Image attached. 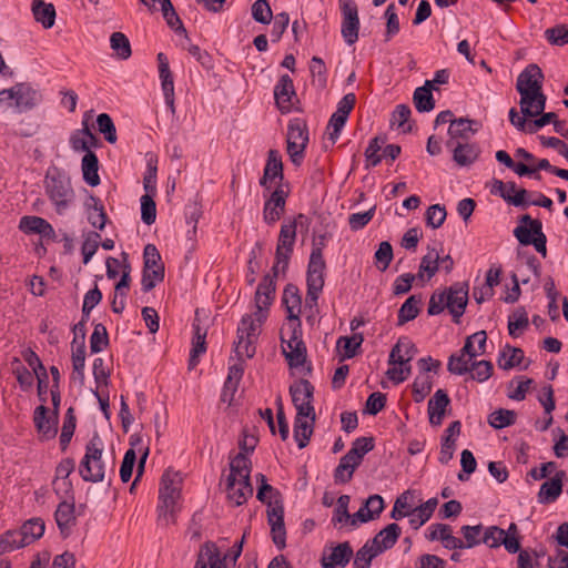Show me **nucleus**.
<instances>
[{
	"mask_svg": "<svg viewBox=\"0 0 568 568\" xmlns=\"http://www.w3.org/2000/svg\"><path fill=\"white\" fill-rule=\"evenodd\" d=\"M433 381L427 374L418 375L413 383V396L416 403H420L430 393Z\"/></svg>",
	"mask_w": 568,
	"mask_h": 568,
	"instance_id": "680f3d73",
	"label": "nucleus"
},
{
	"mask_svg": "<svg viewBox=\"0 0 568 568\" xmlns=\"http://www.w3.org/2000/svg\"><path fill=\"white\" fill-rule=\"evenodd\" d=\"M161 79V85L166 105L170 108L172 114L175 113L174 105V82L171 70L162 71L159 73Z\"/></svg>",
	"mask_w": 568,
	"mask_h": 568,
	"instance_id": "6e6d98bb",
	"label": "nucleus"
},
{
	"mask_svg": "<svg viewBox=\"0 0 568 568\" xmlns=\"http://www.w3.org/2000/svg\"><path fill=\"white\" fill-rule=\"evenodd\" d=\"M379 556L377 550L371 546L367 541L361 547L354 557V568H369L374 558Z\"/></svg>",
	"mask_w": 568,
	"mask_h": 568,
	"instance_id": "4d7b16f0",
	"label": "nucleus"
},
{
	"mask_svg": "<svg viewBox=\"0 0 568 568\" xmlns=\"http://www.w3.org/2000/svg\"><path fill=\"white\" fill-rule=\"evenodd\" d=\"M325 261L323 258L322 248L313 247L307 268V293L306 305H316L318 295L324 286Z\"/></svg>",
	"mask_w": 568,
	"mask_h": 568,
	"instance_id": "6e6552de",
	"label": "nucleus"
},
{
	"mask_svg": "<svg viewBox=\"0 0 568 568\" xmlns=\"http://www.w3.org/2000/svg\"><path fill=\"white\" fill-rule=\"evenodd\" d=\"M358 466L359 465L353 460L352 456H348L347 454L344 455L341 458L338 466L334 470L335 481L341 484L348 483Z\"/></svg>",
	"mask_w": 568,
	"mask_h": 568,
	"instance_id": "37998d69",
	"label": "nucleus"
},
{
	"mask_svg": "<svg viewBox=\"0 0 568 568\" xmlns=\"http://www.w3.org/2000/svg\"><path fill=\"white\" fill-rule=\"evenodd\" d=\"M514 235L523 245H534L544 257L547 255L546 235L542 233V224L530 215L520 217V225L514 230Z\"/></svg>",
	"mask_w": 568,
	"mask_h": 568,
	"instance_id": "0eeeda50",
	"label": "nucleus"
},
{
	"mask_svg": "<svg viewBox=\"0 0 568 568\" xmlns=\"http://www.w3.org/2000/svg\"><path fill=\"white\" fill-rule=\"evenodd\" d=\"M34 424L42 439H51L57 435L58 415L48 416V409L41 405L34 410Z\"/></svg>",
	"mask_w": 568,
	"mask_h": 568,
	"instance_id": "4be33fe9",
	"label": "nucleus"
},
{
	"mask_svg": "<svg viewBox=\"0 0 568 568\" xmlns=\"http://www.w3.org/2000/svg\"><path fill=\"white\" fill-rule=\"evenodd\" d=\"M282 301L287 312L286 318H300L302 298L298 294L297 287L294 285H287L283 292Z\"/></svg>",
	"mask_w": 568,
	"mask_h": 568,
	"instance_id": "2f4dec72",
	"label": "nucleus"
},
{
	"mask_svg": "<svg viewBox=\"0 0 568 568\" xmlns=\"http://www.w3.org/2000/svg\"><path fill=\"white\" fill-rule=\"evenodd\" d=\"M260 182L264 187L263 196L265 197L263 219L265 223L274 224L285 211L286 199L291 192L290 184L282 180H260Z\"/></svg>",
	"mask_w": 568,
	"mask_h": 568,
	"instance_id": "39448f33",
	"label": "nucleus"
},
{
	"mask_svg": "<svg viewBox=\"0 0 568 568\" xmlns=\"http://www.w3.org/2000/svg\"><path fill=\"white\" fill-rule=\"evenodd\" d=\"M339 7L343 16L341 33L345 42L352 45L358 39V8L354 0H339Z\"/></svg>",
	"mask_w": 568,
	"mask_h": 568,
	"instance_id": "9b49d317",
	"label": "nucleus"
},
{
	"mask_svg": "<svg viewBox=\"0 0 568 568\" xmlns=\"http://www.w3.org/2000/svg\"><path fill=\"white\" fill-rule=\"evenodd\" d=\"M45 190L58 213H63L75 197L70 180H49Z\"/></svg>",
	"mask_w": 568,
	"mask_h": 568,
	"instance_id": "f8f14e48",
	"label": "nucleus"
},
{
	"mask_svg": "<svg viewBox=\"0 0 568 568\" xmlns=\"http://www.w3.org/2000/svg\"><path fill=\"white\" fill-rule=\"evenodd\" d=\"M353 556V549L348 541L338 544L331 549L328 556H323L321 564L323 568H344Z\"/></svg>",
	"mask_w": 568,
	"mask_h": 568,
	"instance_id": "b1692460",
	"label": "nucleus"
},
{
	"mask_svg": "<svg viewBox=\"0 0 568 568\" xmlns=\"http://www.w3.org/2000/svg\"><path fill=\"white\" fill-rule=\"evenodd\" d=\"M194 568H225V557H221L214 542L206 541L199 550Z\"/></svg>",
	"mask_w": 568,
	"mask_h": 568,
	"instance_id": "f3484780",
	"label": "nucleus"
},
{
	"mask_svg": "<svg viewBox=\"0 0 568 568\" xmlns=\"http://www.w3.org/2000/svg\"><path fill=\"white\" fill-rule=\"evenodd\" d=\"M364 337L361 333H355L351 337L341 336L337 339L336 347L338 351H343L342 359L353 358L357 354V349L361 347Z\"/></svg>",
	"mask_w": 568,
	"mask_h": 568,
	"instance_id": "a19ab883",
	"label": "nucleus"
},
{
	"mask_svg": "<svg viewBox=\"0 0 568 568\" xmlns=\"http://www.w3.org/2000/svg\"><path fill=\"white\" fill-rule=\"evenodd\" d=\"M400 534L402 529L397 524H389L377 532L374 538L367 540V542L381 555L397 542Z\"/></svg>",
	"mask_w": 568,
	"mask_h": 568,
	"instance_id": "412c9836",
	"label": "nucleus"
},
{
	"mask_svg": "<svg viewBox=\"0 0 568 568\" xmlns=\"http://www.w3.org/2000/svg\"><path fill=\"white\" fill-rule=\"evenodd\" d=\"M450 399L444 389H437L428 400L427 413L432 426H440L445 417Z\"/></svg>",
	"mask_w": 568,
	"mask_h": 568,
	"instance_id": "6ab92c4d",
	"label": "nucleus"
},
{
	"mask_svg": "<svg viewBox=\"0 0 568 568\" xmlns=\"http://www.w3.org/2000/svg\"><path fill=\"white\" fill-rule=\"evenodd\" d=\"M315 420L295 417L294 438L300 449L308 445L310 438L314 432Z\"/></svg>",
	"mask_w": 568,
	"mask_h": 568,
	"instance_id": "4c0bfd02",
	"label": "nucleus"
},
{
	"mask_svg": "<svg viewBox=\"0 0 568 568\" xmlns=\"http://www.w3.org/2000/svg\"><path fill=\"white\" fill-rule=\"evenodd\" d=\"M302 339V324L300 318H287V322L281 328V343L285 345V342L297 343Z\"/></svg>",
	"mask_w": 568,
	"mask_h": 568,
	"instance_id": "09e8293b",
	"label": "nucleus"
},
{
	"mask_svg": "<svg viewBox=\"0 0 568 568\" xmlns=\"http://www.w3.org/2000/svg\"><path fill=\"white\" fill-rule=\"evenodd\" d=\"M97 125L100 133L104 135V139L109 143L116 142V129L113 120L108 113H101L97 118Z\"/></svg>",
	"mask_w": 568,
	"mask_h": 568,
	"instance_id": "0e129e2a",
	"label": "nucleus"
},
{
	"mask_svg": "<svg viewBox=\"0 0 568 568\" xmlns=\"http://www.w3.org/2000/svg\"><path fill=\"white\" fill-rule=\"evenodd\" d=\"M32 13L37 22L41 23L43 28L50 29L55 21V9L52 3H47L43 0H33Z\"/></svg>",
	"mask_w": 568,
	"mask_h": 568,
	"instance_id": "c756f323",
	"label": "nucleus"
},
{
	"mask_svg": "<svg viewBox=\"0 0 568 568\" xmlns=\"http://www.w3.org/2000/svg\"><path fill=\"white\" fill-rule=\"evenodd\" d=\"M474 124H476L475 121L464 118L453 121L448 129L449 140L447 141V145L453 146L456 144L454 142L456 139L467 140L476 132V129L473 128Z\"/></svg>",
	"mask_w": 568,
	"mask_h": 568,
	"instance_id": "7c9ffc66",
	"label": "nucleus"
},
{
	"mask_svg": "<svg viewBox=\"0 0 568 568\" xmlns=\"http://www.w3.org/2000/svg\"><path fill=\"white\" fill-rule=\"evenodd\" d=\"M412 498L413 496L409 490L398 496L390 511V518L398 520L407 517L413 508Z\"/></svg>",
	"mask_w": 568,
	"mask_h": 568,
	"instance_id": "603ef678",
	"label": "nucleus"
},
{
	"mask_svg": "<svg viewBox=\"0 0 568 568\" xmlns=\"http://www.w3.org/2000/svg\"><path fill=\"white\" fill-rule=\"evenodd\" d=\"M296 240V221L282 224L276 252L275 263L272 267L273 276L265 275L255 292L256 312L252 315L242 317L237 327V341L234 343V353L240 362L245 358H252L255 354V342L260 334V328L267 316V310L275 295L274 278L280 272L284 273L288 266Z\"/></svg>",
	"mask_w": 568,
	"mask_h": 568,
	"instance_id": "f257e3e1",
	"label": "nucleus"
},
{
	"mask_svg": "<svg viewBox=\"0 0 568 568\" xmlns=\"http://www.w3.org/2000/svg\"><path fill=\"white\" fill-rule=\"evenodd\" d=\"M515 158L518 160L517 162H521V165H526L531 171L526 175H534L539 171H545L547 174H554L558 178H568V170L552 166L547 159H536L523 148L516 150Z\"/></svg>",
	"mask_w": 568,
	"mask_h": 568,
	"instance_id": "ddd939ff",
	"label": "nucleus"
},
{
	"mask_svg": "<svg viewBox=\"0 0 568 568\" xmlns=\"http://www.w3.org/2000/svg\"><path fill=\"white\" fill-rule=\"evenodd\" d=\"M416 353L417 348L414 343L408 338H399L390 351L388 364L390 366L410 365L409 363L415 357Z\"/></svg>",
	"mask_w": 568,
	"mask_h": 568,
	"instance_id": "393cba45",
	"label": "nucleus"
},
{
	"mask_svg": "<svg viewBox=\"0 0 568 568\" xmlns=\"http://www.w3.org/2000/svg\"><path fill=\"white\" fill-rule=\"evenodd\" d=\"M384 509V499L379 495L369 496L364 505L352 515V526L356 527L358 523H368L377 518Z\"/></svg>",
	"mask_w": 568,
	"mask_h": 568,
	"instance_id": "a211bd4d",
	"label": "nucleus"
},
{
	"mask_svg": "<svg viewBox=\"0 0 568 568\" xmlns=\"http://www.w3.org/2000/svg\"><path fill=\"white\" fill-rule=\"evenodd\" d=\"M307 142L308 131L305 122L300 119L291 120L287 126L286 151L295 165L302 163Z\"/></svg>",
	"mask_w": 568,
	"mask_h": 568,
	"instance_id": "9d476101",
	"label": "nucleus"
},
{
	"mask_svg": "<svg viewBox=\"0 0 568 568\" xmlns=\"http://www.w3.org/2000/svg\"><path fill=\"white\" fill-rule=\"evenodd\" d=\"M524 359V352L517 347L507 346L498 358V366L501 369L508 371L515 366L520 365Z\"/></svg>",
	"mask_w": 568,
	"mask_h": 568,
	"instance_id": "de8ad7c7",
	"label": "nucleus"
},
{
	"mask_svg": "<svg viewBox=\"0 0 568 568\" xmlns=\"http://www.w3.org/2000/svg\"><path fill=\"white\" fill-rule=\"evenodd\" d=\"M24 544L30 545L44 534V521L40 518H32L26 521L19 530Z\"/></svg>",
	"mask_w": 568,
	"mask_h": 568,
	"instance_id": "79ce46f5",
	"label": "nucleus"
},
{
	"mask_svg": "<svg viewBox=\"0 0 568 568\" xmlns=\"http://www.w3.org/2000/svg\"><path fill=\"white\" fill-rule=\"evenodd\" d=\"M114 457L104 456L103 442L95 433L85 446L79 474L84 481L101 483L108 474L114 473Z\"/></svg>",
	"mask_w": 568,
	"mask_h": 568,
	"instance_id": "7ed1b4c3",
	"label": "nucleus"
},
{
	"mask_svg": "<svg viewBox=\"0 0 568 568\" xmlns=\"http://www.w3.org/2000/svg\"><path fill=\"white\" fill-rule=\"evenodd\" d=\"M314 387L307 379H300L290 387L293 405H303L313 402Z\"/></svg>",
	"mask_w": 568,
	"mask_h": 568,
	"instance_id": "e433bc0d",
	"label": "nucleus"
},
{
	"mask_svg": "<svg viewBox=\"0 0 568 568\" xmlns=\"http://www.w3.org/2000/svg\"><path fill=\"white\" fill-rule=\"evenodd\" d=\"M412 114L410 108L406 104H398L392 113L390 124L400 129L402 132L406 133L412 130V125L407 124Z\"/></svg>",
	"mask_w": 568,
	"mask_h": 568,
	"instance_id": "5fc2aeb1",
	"label": "nucleus"
},
{
	"mask_svg": "<svg viewBox=\"0 0 568 568\" xmlns=\"http://www.w3.org/2000/svg\"><path fill=\"white\" fill-rule=\"evenodd\" d=\"M566 474L564 470L557 471L556 475L546 480L539 489L538 493V501L540 504H551L554 503L562 491V479Z\"/></svg>",
	"mask_w": 568,
	"mask_h": 568,
	"instance_id": "cd10ccee",
	"label": "nucleus"
},
{
	"mask_svg": "<svg viewBox=\"0 0 568 568\" xmlns=\"http://www.w3.org/2000/svg\"><path fill=\"white\" fill-rule=\"evenodd\" d=\"M295 95L293 80L288 74H283L274 89V98L282 112L291 111L292 98Z\"/></svg>",
	"mask_w": 568,
	"mask_h": 568,
	"instance_id": "5701e85b",
	"label": "nucleus"
},
{
	"mask_svg": "<svg viewBox=\"0 0 568 568\" xmlns=\"http://www.w3.org/2000/svg\"><path fill=\"white\" fill-rule=\"evenodd\" d=\"M452 148L454 161L459 165H468L477 158V151L471 144L457 142Z\"/></svg>",
	"mask_w": 568,
	"mask_h": 568,
	"instance_id": "a18cd8bd",
	"label": "nucleus"
},
{
	"mask_svg": "<svg viewBox=\"0 0 568 568\" xmlns=\"http://www.w3.org/2000/svg\"><path fill=\"white\" fill-rule=\"evenodd\" d=\"M19 229L24 233H33L44 236L53 233L51 224L39 216H23L20 220Z\"/></svg>",
	"mask_w": 568,
	"mask_h": 568,
	"instance_id": "473e14b6",
	"label": "nucleus"
},
{
	"mask_svg": "<svg viewBox=\"0 0 568 568\" xmlns=\"http://www.w3.org/2000/svg\"><path fill=\"white\" fill-rule=\"evenodd\" d=\"M446 292V307L452 314L454 322L459 323L468 302V284L455 283Z\"/></svg>",
	"mask_w": 568,
	"mask_h": 568,
	"instance_id": "4468645a",
	"label": "nucleus"
},
{
	"mask_svg": "<svg viewBox=\"0 0 568 568\" xmlns=\"http://www.w3.org/2000/svg\"><path fill=\"white\" fill-rule=\"evenodd\" d=\"M263 178H284L282 156L276 150L268 151V158L264 168Z\"/></svg>",
	"mask_w": 568,
	"mask_h": 568,
	"instance_id": "052dcab7",
	"label": "nucleus"
},
{
	"mask_svg": "<svg viewBox=\"0 0 568 568\" xmlns=\"http://www.w3.org/2000/svg\"><path fill=\"white\" fill-rule=\"evenodd\" d=\"M256 479L260 483L256 497L267 505V521L271 526L273 542L278 549H283L286 546V530L281 494L266 483V477L263 474H257Z\"/></svg>",
	"mask_w": 568,
	"mask_h": 568,
	"instance_id": "f03ea898",
	"label": "nucleus"
},
{
	"mask_svg": "<svg viewBox=\"0 0 568 568\" xmlns=\"http://www.w3.org/2000/svg\"><path fill=\"white\" fill-rule=\"evenodd\" d=\"M520 94V111L527 118H535L541 114L546 108L547 98L542 90L518 91Z\"/></svg>",
	"mask_w": 568,
	"mask_h": 568,
	"instance_id": "dca6fc26",
	"label": "nucleus"
},
{
	"mask_svg": "<svg viewBox=\"0 0 568 568\" xmlns=\"http://www.w3.org/2000/svg\"><path fill=\"white\" fill-rule=\"evenodd\" d=\"M75 423H77V419L74 416L73 408L70 407L65 413L61 434H60V445H61L62 450L67 449V447L74 434Z\"/></svg>",
	"mask_w": 568,
	"mask_h": 568,
	"instance_id": "13d9d810",
	"label": "nucleus"
},
{
	"mask_svg": "<svg viewBox=\"0 0 568 568\" xmlns=\"http://www.w3.org/2000/svg\"><path fill=\"white\" fill-rule=\"evenodd\" d=\"M373 437H359L353 442L352 448L348 450L347 455L352 456L353 460L361 465L364 456L371 450H373Z\"/></svg>",
	"mask_w": 568,
	"mask_h": 568,
	"instance_id": "8fccbe9b",
	"label": "nucleus"
},
{
	"mask_svg": "<svg viewBox=\"0 0 568 568\" xmlns=\"http://www.w3.org/2000/svg\"><path fill=\"white\" fill-rule=\"evenodd\" d=\"M283 353L292 367H300L305 363L306 359V347L303 341L297 343L285 342L282 344Z\"/></svg>",
	"mask_w": 568,
	"mask_h": 568,
	"instance_id": "c9c22d12",
	"label": "nucleus"
},
{
	"mask_svg": "<svg viewBox=\"0 0 568 568\" xmlns=\"http://www.w3.org/2000/svg\"><path fill=\"white\" fill-rule=\"evenodd\" d=\"M226 494L227 499L234 506H241L253 495V487L250 479L239 480L227 478Z\"/></svg>",
	"mask_w": 568,
	"mask_h": 568,
	"instance_id": "a878e982",
	"label": "nucleus"
},
{
	"mask_svg": "<svg viewBox=\"0 0 568 568\" xmlns=\"http://www.w3.org/2000/svg\"><path fill=\"white\" fill-rule=\"evenodd\" d=\"M110 47L121 60H128L132 54L129 38L122 32L116 31L111 34Z\"/></svg>",
	"mask_w": 568,
	"mask_h": 568,
	"instance_id": "c03bdc74",
	"label": "nucleus"
},
{
	"mask_svg": "<svg viewBox=\"0 0 568 568\" xmlns=\"http://www.w3.org/2000/svg\"><path fill=\"white\" fill-rule=\"evenodd\" d=\"M251 462L244 453H239L230 464V474L227 478L239 480L250 479Z\"/></svg>",
	"mask_w": 568,
	"mask_h": 568,
	"instance_id": "ea45409f",
	"label": "nucleus"
},
{
	"mask_svg": "<svg viewBox=\"0 0 568 568\" xmlns=\"http://www.w3.org/2000/svg\"><path fill=\"white\" fill-rule=\"evenodd\" d=\"M516 413L510 409H497L488 416V424L496 428L501 429L515 424Z\"/></svg>",
	"mask_w": 568,
	"mask_h": 568,
	"instance_id": "3c124183",
	"label": "nucleus"
},
{
	"mask_svg": "<svg viewBox=\"0 0 568 568\" xmlns=\"http://www.w3.org/2000/svg\"><path fill=\"white\" fill-rule=\"evenodd\" d=\"M544 73L537 64H529L518 75L516 82L517 91L542 90Z\"/></svg>",
	"mask_w": 568,
	"mask_h": 568,
	"instance_id": "aec40b11",
	"label": "nucleus"
},
{
	"mask_svg": "<svg viewBox=\"0 0 568 568\" xmlns=\"http://www.w3.org/2000/svg\"><path fill=\"white\" fill-rule=\"evenodd\" d=\"M181 491V478L178 473L165 470L161 478L159 491L160 505L158 507L159 520L169 526L175 523L179 510V498Z\"/></svg>",
	"mask_w": 568,
	"mask_h": 568,
	"instance_id": "20e7f679",
	"label": "nucleus"
},
{
	"mask_svg": "<svg viewBox=\"0 0 568 568\" xmlns=\"http://www.w3.org/2000/svg\"><path fill=\"white\" fill-rule=\"evenodd\" d=\"M439 270V252L435 247H427V253L422 257L417 277L423 278L426 273L427 278H432Z\"/></svg>",
	"mask_w": 568,
	"mask_h": 568,
	"instance_id": "f704fd0d",
	"label": "nucleus"
},
{
	"mask_svg": "<svg viewBox=\"0 0 568 568\" xmlns=\"http://www.w3.org/2000/svg\"><path fill=\"white\" fill-rule=\"evenodd\" d=\"M529 324L528 315L524 308L516 310L508 320V332L513 337L519 335V331L527 328Z\"/></svg>",
	"mask_w": 568,
	"mask_h": 568,
	"instance_id": "e2e57ef3",
	"label": "nucleus"
},
{
	"mask_svg": "<svg viewBox=\"0 0 568 568\" xmlns=\"http://www.w3.org/2000/svg\"><path fill=\"white\" fill-rule=\"evenodd\" d=\"M490 192L500 195L508 203L516 206L526 205V195H528V192L523 187H517L513 181L504 182L503 180H495L491 184Z\"/></svg>",
	"mask_w": 568,
	"mask_h": 568,
	"instance_id": "2eb2a0df",
	"label": "nucleus"
},
{
	"mask_svg": "<svg viewBox=\"0 0 568 568\" xmlns=\"http://www.w3.org/2000/svg\"><path fill=\"white\" fill-rule=\"evenodd\" d=\"M506 531L498 526H488L483 530V542L489 548L505 547Z\"/></svg>",
	"mask_w": 568,
	"mask_h": 568,
	"instance_id": "bf43d9fd",
	"label": "nucleus"
},
{
	"mask_svg": "<svg viewBox=\"0 0 568 568\" xmlns=\"http://www.w3.org/2000/svg\"><path fill=\"white\" fill-rule=\"evenodd\" d=\"M460 422L455 420L450 423V425L445 430V436L443 437L442 447L438 460L442 464H447L454 456L455 448H456V438L460 434Z\"/></svg>",
	"mask_w": 568,
	"mask_h": 568,
	"instance_id": "bb28decb",
	"label": "nucleus"
},
{
	"mask_svg": "<svg viewBox=\"0 0 568 568\" xmlns=\"http://www.w3.org/2000/svg\"><path fill=\"white\" fill-rule=\"evenodd\" d=\"M142 290L150 292L164 280V264L154 244H146L143 251Z\"/></svg>",
	"mask_w": 568,
	"mask_h": 568,
	"instance_id": "1a4fd4ad",
	"label": "nucleus"
},
{
	"mask_svg": "<svg viewBox=\"0 0 568 568\" xmlns=\"http://www.w3.org/2000/svg\"><path fill=\"white\" fill-rule=\"evenodd\" d=\"M447 212L445 206L439 204L430 205L425 214L427 225L434 230L444 224Z\"/></svg>",
	"mask_w": 568,
	"mask_h": 568,
	"instance_id": "774afa93",
	"label": "nucleus"
},
{
	"mask_svg": "<svg viewBox=\"0 0 568 568\" xmlns=\"http://www.w3.org/2000/svg\"><path fill=\"white\" fill-rule=\"evenodd\" d=\"M544 37L551 45L562 47L568 44V26L560 23L548 28L545 30Z\"/></svg>",
	"mask_w": 568,
	"mask_h": 568,
	"instance_id": "864d4df0",
	"label": "nucleus"
},
{
	"mask_svg": "<svg viewBox=\"0 0 568 568\" xmlns=\"http://www.w3.org/2000/svg\"><path fill=\"white\" fill-rule=\"evenodd\" d=\"M41 100L40 91L27 82H20L0 91V104L13 108L19 113L32 110Z\"/></svg>",
	"mask_w": 568,
	"mask_h": 568,
	"instance_id": "423d86ee",
	"label": "nucleus"
},
{
	"mask_svg": "<svg viewBox=\"0 0 568 568\" xmlns=\"http://www.w3.org/2000/svg\"><path fill=\"white\" fill-rule=\"evenodd\" d=\"M473 359L464 355V353L459 352V354H454L449 357L447 369L455 375H464L470 369V365Z\"/></svg>",
	"mask_w": 568,
	"mask_h": 568,
	"instance_id": "69168bd1",
	"label": "nucleus"
},
{
	"mask_svg": "<svg viewBox=\"0 0 568 568\" xmlns=\"http://www.w3.org/2000/svg\"><path fill=\"white\" fill-rule=\"evenodd\" d=\"M422 303L423 296L420 294L409 296L398 311V325H403L416 318L419 314Z\"/></svg>",
	"mask_w": 568,
	"mask_h": 568,
	"instance_id": "58836bf2",
	"label": "nucleus"
},
{
	"mask_svg": "<svg viewBox=\"0 0 568 568\" xmlns=\"http://www.w3.org/2000/svg\"><path fill=\"white\" fill-rule=\"evenodd\" d=\"M413 100L418 112H429L435 108L430 80L414 91Z\"/></svg>",
	"mask_w": 568,
	"mask_h": 568,
	"instance_id": "72a5a7b5",
	"label": "nucleus"
},
{
	"mask_svg": "<svg viewBox=\"0 0 568 568\" xmlns=\"http://www.w3.org/2000/svg\"><path fill=\"white\" fill-rule=\"evenodd\" d=\"M55 521L61 534L67 537L75 524L74 505L67 501L60 503L55 510Z\"/></svg>",
	"mask_w": 568,
	"mask_h": 568,
	"instance_id": "c85d7f7f",
	"label": "nucleus"
},
{
	"mask_svg": "<svg viewBox=\"0 0 568 568\" xmlns=\"http://www.w3.org/2000/svg\"><path fill=\"white\" fill-rule=\"evenodd\" d=\"M252 17L262 24H268L272 21L273 13L267 0H256L252 4Z\"/></svg>",
	"mask_w": 568,
	"mask_h": 568,
	"instance_id": "338daca9",
	"label": "nucleus"
},
{
	"mask_svg": "<svg viewBox=\"0 0 568 568\" xmlns=\"http://www.w3.org/2000/svg\"><path fill=\"white\" fill-rule=\"evenodd\" d=\"M28 546L19 530H9L0 536V555Z\"/></svg>",
	"mask_w": 568,
	"mask_h": 568,
	"instance_id": "49530a36",
	"label": "nucleus"
}]
</instances>
